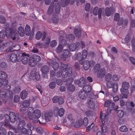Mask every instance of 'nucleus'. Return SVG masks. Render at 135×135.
I'll use <instances>...</instances> for the list:
<instances>
[{
	"label": "nucleus",
	"mask_w": 135,
	"mask_h": 135,
	"mask_svg": "<svg viewBox=\"0 0 135 135\" xmlns=\"http://www.w3.org/2000/svg\"><path fill=\"white\" fill-rule=\"evenodd\" d=\"M7 37H9V36L13 40L16 39H18V36L17 33L15 31H13L11 32H9L7 30H2L0 32V37L2 38H4L6 36Z\"/></svg>",
	"instance_id": "obj_1"
},
{
	"label": "nucleus",
	"mask_w": 135,
	"mask_h": 135,
	"mask_svg": "<svg viewBox=\"0 0 135 135\" xmlns=\"http://www.w3.org/2000/svg\"><path fill=\"white\" fill-rule=\"evenodd\" d=\"M5 117L6 120L4 125L8 126L9 125L8 121H10L11 123H14L17 119H18L19 116L18 115H16L14 113L11 112L9 113V116L6 114L5 115Z\"/></svg>",
	"instance_id": "obj_2"
},
{
	"label": "nucleus",
	"mask_w": 135,
	"mask_h": 135,
	"mask_svg": "<svg viewBox=\"0 0 135 135\" xmlns=\"http://www.w3.org/2000/svg\"><path fill=\"white\" fill-rule=\"evenodd\" d=\"M61 66L62 68L60 69V71H61L62 76L63 78H66L71 76L72 74V68L67 67V65L64 64H62Z\"/></svg>",
	"instance_id": "obj_3"
},
{
	"label": "nucleus",
	"mask_w": 135,
	"mask_h": 135,
	"mask_svg": "<svg viewBox=\"0 0 135 135\" xmlns=\"http://www.w3.org/2000/svg\"><path fill=\"white\" fill-rule=\"evenodd\" d=\"M29 118L32 120L33 123L38 122V119L40 117L41 113L40 110L36 109L33 113H29L28 114Z\"/></svg>",
	"instance_id": "obj_4"
},
{
	"label": "nucleus",
	"mask_w": 135,
	"mask_h": 135,
	"mask_svg": "<svg viewBox=\"0 0 135 135\" xmlns=\"http://www.w3.org/2000/svg\"><path fill=\"white\" fill-rule=\"evenodd\" d=\"M129 87V84L128 82L125 81L123 82L122 84V88L120 89V91L123 95L122 98H127V95L129 94L128 90Z\"/></svg>",
	"instance_id": "obj_5"
},
{
	"label": "nucleus",
	"mask_w": 135,
	"mask_h": 135,
	"mask_svg": "<svg viewBox=\"0 0 135 135\" xmlns=\"http://www.w3.org/2000/svg\"><path fill=\"white\" fill-rule=\"evenodd\" d=\"M12 94V92L10 91H8L6 93L5 92L0 90V105L1 104L2 100L5 97H10Z\"/></svg>",
	"instance_id": "obj_6"
},
{
	"label": "nucleus",
	"mask_w": 135,
	"mask_h": 135,
	"mask_svg": "<svg viewBox=\"0 0 135 135\" xmlns=\"http://www.w3.org/2000/svg\"><path fill=\"white\" fill-rule=\"evenodd\" d=\"M58 33H59L58 35L60 36L59 42L60 44L59 45H60L62 46L66 44V41L65 39L63 38V35H60L63 34L64 33V32L62 31L58 30Z\"/></svg>",
	"instance_id": "obj_7"
},
{
	"label": "nucleus",
	"mask_w": 135,
	"mask_h": 135,
	"mask_svg": "<svg viewBox=\"0 0 135 135\" xmlns=\"http://www.w3.org/2000/svg\"><path fill=\"white\" fill-rule=\"evenodd\" d=\"M22 55L21 61L23 64H26L28 62L30 55L28 54H26L25 52L22 53Z\"/></svg>",
	"instance_id": "obj_8"
},
{
	"label": "nucleus",
	"mask_w": 135,
	"mask_h": 135,
	"mask_svg": "<svg viewBox=\"0 0 135 135\" xmlns=\"http://www.w3.org/2000/svg\"><path fill=\"white\" fill-rule=\"evenodd\" d=\"M64 110L63 108H61L58 110V108L56 107L54 112V115L56 117L58 115L60 117H62L64 115Z\"/></svg>",
	"instance_id": "obj_9"
},
{
	"label": "nucleus",
	"mask_w": 135,
	"mask_h": 135,
	"mask_svg": "<svg viewBox=\"0 0 135 135\" xmlns=\"http://www.w3.org/2000/svg\"><path fill=\"white\" fill-rule=\"evenodd\" d=\"M102 9L101 8H99L97 7L94 8L93 10V13L94 15L96 16L98 15V17L100 18L101 17Z\"/></svg>",
	"instance_id": "obj_10"
},
{
	"label": "nucleus",
	"mask_w": 135,
	"mask_h": 135,
	"mask_svg": "<svg viewBox=\"0 0 135 135\" xmlns=\"http://www.w3.org/2000/svg\"><path fill=\"white\" fill-rule=\"evenodd\" d=\"M94 96L93 93H91L89 96L88 98L91 99H88V103L89 106L91 108H93L95 106V104L93 100L92 99Z\"/></svg>",
	"instance_id": "obj_11"
},
{
	"label": "nucleus",
	"mask_w": 135,
	"mask_h": 135,
	"mask_svg": "<svg viewBox=\"0 0 135 135\" xmlns=\"http://www.w3.org/2000/svg\"><path fill=\"white\" fill-rule=\"evenodd\" d=\"M75 82L78 84V86L80 87H83L85 85L86 79L82 77L79 80L76 81Z\"/></svg>",
	"instance_id": "obj_12"
},
{
	"label": "nucleus",
	"mask_w": 135,
	"mask_h": 135,
	"mask_svg": "<svg viewBox=\"0 0 135 135\" xmlns=\"http://www.w3.org/2000/svg\"><path fill=\"white\" fill-rule=\"evenodd\" d=\"M82 55L80 52L75 54L73 56V59L74 60H80L79 62V63L81 65L83 64V62L82 61L83 60H82Z\"/></svg>",
	"instance_id": "obj_13"
},
{
	"label": "nucleus",
	"mask_w": 135,
	"mask_h": 135,
	"mask_svg": "<svg viewBox=\"0 0 135 135\" xmlns=\"http://www.w3.org/2000/svg\"><path fill=\"white\" fill-rule=\"evenodd\" d=\"M89 94L83 91H80L79 93L78 96L79 97L82 99H86Z\"/></svg>",
	"instance_id": "obj_14"
},
{
	"label": "nucleus",
	"mask_w": 135,
	"mask_h": 135,
	"mask_svg": "<svg viewBox=\"0 0 135 135\" xmlns=\"http://www.w3.org/2000/svg\"><path fill=\"white\" fill-rule=\"evenodd\" d=\"M51 62L50 63L51 64L54 69L56 70L59 67L58 63L56 61L55 59H53L51 61Z\"/></svg>",
	"instance_id": "obj_15"
},
{
	"label": "nucleus",
	"mask_w": 135,
	"mask_h": 135,
	"mask_svg": "<svg viewBox=\"0 0 135 135\" xmlns=\"http://www.w3.org/2000/svg\"><path fill=\"white\" fill-rule=\"evenodd\" d=\"M107 115H106L105 114L100 113V117L103 125L105 123V122H107Z\"/></svg>",
	"instance_id": "obj_16"
},
{
	"label": "nucleus",
	"mask_w": 135,
	"mask_h": 135,
	"mask_svg": "<svg viewBox=\"0 0 135 135\" xmlns=\"http://www.w3.org/2000/svg\"><path fill=\"white\" fill-rule=\"evenodd\" d=\"M21 132L23 134L31 135L32 134V131L31 129H27L24 127L21 129Z\"/></svg>",
	"instance_id": "obj_17"
},
{
	"label": "nucleus",
	"mask_w": 135,
	"mask_h": 135,
	"mask_svg": "<svg viewBox=\"0 0 135 135\" xmlns=\"http://www.w3.org/2000/svg\"><path fill=\"white\" fill-rule=\"evenodd\" d=\"M7 77V74L3 71H0V79L2 80H5V82L6 84L8 83V81L6 79Z\"/></svg>",
	"instance_id": "obj_18"
},
{
	"label": "nucleus",
	"mask_w": 135,
	"mask_h": 135,
	"mask_svg": "<svg viewBox=\"0 0 135 135\" xmlns=\"http://www.w3.org/2000/svg\"><path fill=\"white\" fill-rule=\"evenodd\" d=\"M8 42V46L10 47L7 49V51L10 52L13 51V50L12 47L15 48L16 46H17V45L13 44L11 41H10L9 42Z\"/></svg>",
	"instance_id": "obj_19"
},
{
	"label": "nucleus",
	"mask_w": 135,
	"mask_h": 135,
	"mask_svg": "<svg viewBox=\"0 0 135 135\" xmlns=\"http://www.w3.org/2000/svg\"><path fill=\"white\" fill-rule=\"evenodd\" d=\"M105 73L104 69V68L100 69L98 71L97 76L99 78H102L104 76Z\"/></svg>",
	"instance_id": "obj_20"
},
{
	"label": "nucleus",
	"mask_w": 135,
	"mask_h": 135,
	"mask_svg": "<svg viewBox=\"0 0 135 135\" xmlns=\"http://www.w3.org/2000/svg\"><path fill=\"white\" fill-rule=\"evenodd\" d=\"M75 0H65V2H62L61 3V6L63 7H65L66 5H68L69 4H71L74 3Z\"/></svg>",
	"instance_id": "obj_21"
},
{
	"label": "nucleus",
	"mask_w": 135,
	"mask_h": 135,
	"mask_svg": "<svg viewBox=\"0 0 135 135\" xmlns=\"http://www.w3.org/2000/svg\"><path fill=\"white\" fill-rule=\"evenodd\" d=\"M62 55L65 58L69 57H70V54L69 51L67 49H64L62 52Z\"/></svg>",
	"instance_id": "obj_22"
},
{
	"label": "nucleus",
	"mask_w": 135,
	"mask_h": 135,
	"mask_svg": "<svg viewBox=\"0 0 135 135\" xmlns=\"http://www.w3.org/2000/svg\"><path fill=\"white\" fill-rule=\"evenodd\" d=\"M8 46V42L1 44L0 45V50L2 52L4 51Z\"/></svg>",
	"instance_id": "obj_23"
},
{
	"label": "nucleus",
	"mask_w": 135,
	"mask_h": 135,
	"mask_svg": "<svg viewBox=\"0 0 135 135\" xmlns=\"http://www.w3.org/2000/svg\"><path fill=\"white\" fill-rule=\"evenodd\" d=\"M17 31L20 35L21 37L23 36L25 34L24 29L21 26L18 27Z\"/></svg>",
	"instance_id": "obj_24"
},
{
	"label": "nucleus",
	"mask_w": 135,
	"mask_h": 135,
	"mask_svg": "<svg viewBox=\"0 0 135 135\" xmlns=\"http://www.w3.org/2000/svg\"><path fill=\"white\" fill-rule=\"evenodd\" d=\"M77 47H78V44L72 43L69 45V48L71 51H73L75 50Z\"/></svg>",
	"instance_id": "obj_25"
},
{
	"label": "nucleus",
	"mask_w": 135,
	"mask_h": 135,
	"mask_svg": "<svg viewBox=\"0 0 135 135\" xmlns=\"http://www.w3.org/2000/svg\"><path fill=\"white\" fill-rule=\"evenodd\" d=\"M36 129L37 132L40 134H42L44 132L46 133V135H49V133L47 131H45L44 132V129L41 127L37 128Z\"/></svg>",
	"instance_id": "obj_26"
},
{
	"label": "nucleus",
	"mask_w": 135,
	"mask_h": 135,
	"mask_svg": "<svg viewBox=\"0 0 135 135\" xmlns=\"http://www.w3.org/2000/svg\"><path fill=\"white\" fill-rule=\"evenodd\" d=\"M41 70L43 74H46L49 72V68L46 65L43 66L41 68Z\"/></svg>",
	"instance_id": "obj_27"
},
{
	"label": "nucleus",
	"mask_w": 135,
	"mask_h": 135,
	"mask_svg": "<svg viewBox=\"0 0 135 135\" xmlns=\"http://www.w3.org/2000/svg\"><path fill=\"white\" fill-rule=\"evenodd\" d=\"M83 87V91H85L88 93L91 90V86L89 85H85Z\"/></svg>",
	"instance_id": "obj_28"
},
{
	"label": "nucleus",
	"mask_w": 135,
	"mask_h": 135,
	"mask_svg": "<svg viewBox=\"0 0 135 135\" xmlns=\"http://www.w3.org/2000/svg\"><path fill=\"white\" fill-rule=\"evenodd\" d=\"M52 114L50 113H45L44 114L45 119L46 121H49L52 117Z\"/></svg>",
	"instance_id": "obj_29"
},
{
	"label": "nucleus",
	"mask_w": 135,
	"mask_h": 135,
	"mask_svg": "<svg viewBox=\"0 0 135 135\" xmlns=\"http://www.w3.org/2000/svg\"><path fill=\"white\" fill-rule=\"evenodd\" d=\"M84 69L85 70H88L90 67V62L86 60L84 61L83 65Z\"/></svg>",
	"instance_id": "obj_30"
},
{
	"label": "nucleus",
	"mask_w": 135,
	"mask_h": 135,
	"mask_svg": "<svg viewBox=\"0 0 135 135\" xmlns=\"http://www.w3.org/2000/svg\"><path fill=\"white\" fill-rule=\"evenodd\" d=\"M83 124V120L81 119H79L74 124L75 126L76 127H79L82 126Z\"/></svg>",
	"instance_id": "obj_31"
},
{
	"label": "nucleus",
	"mask_w": 135,
	"mask_h": 135,
	"mask_svg": "<svg viewBox=\"0 0 135 135\" xmlns=\"http://www.w3.org/2000/svg\"><path fill=\"white\" fill-rule=\"evenodd\" d=\"M38 119V122H39V124L41 125H44L46 124V121L44 118L43 116H41Z\"/></svg>",
	"instance_id": "obj_32"
},
{
	"label": "nucleus",
	"mask_w": 135,
	"mask_h": 135,
	"mask_svg": "<svg viewBox=\"0 0 135 135\" xmlns=\"http://www.w3.org/2000/svg\"><path fill=\"white\" fill-rule=\"evenodd\" d=\"M16 54L14 53H11L10 55L9 59L12 62L15 61L16 60Z\"/></svg>",
	"instance_id": "obj_33"
},
{
	"label": "nucleus",
	"mask_w": 135,
	"mask_h": 135,
	"mask_svg": "<svg viewBox=\"0 0 135 135\" xmlns=\"http://www.w3.org/2000/svg\"><path fill=\"white\" fill-rule=\"evenodd\" d=\"M27 92L25 90L22 91L20 94L21 98L22 99H24L26 98L27 95Z\"/></svg>",
	"instance_id": "obj_34"
},
{
	"label": "nucleus",
	"mask_w": 135,
	"mask_h": 135,
	"mask_svg": "<svg viewBox=\"0 0 135 135\" xmlns=\"http://www.w3.org/2000/svg\"><path fill=\"white\" fill-rule=\"evenodd\" d=\"M124 111L121 110H117V116L120 118H122L124 116Z\"/></svg>",
	"instance_id": "obj_35"
},
{
	"label": "nucleus",
	"mask_w": 135,
	"mask_h": 135,
	"mask_svg": "<svg viewBox=\"0 0 135 135\" xmlns=\"http://www.w3.org/2000/svg\"><path fill=\"white\" fill-rule=\"evenodd\" d=\"M25 33L26 35L29 36L31 33V29L30 26L26 25L25 28Z\"/></svg>",
	"instance_id": "obj_36"
},
{
	"label": "nucleus",
	"mask_w": 135,
	"mask_h": 135,
	"mask_svg": "<svg viewBox=\"0 0 135 135\" xmlns=\"http://www.w3.org/2000/svg\"><path fill=\"white\" fill-rule=\"evenodd\" d=\"M25 124V123L24 120H20V123L18 126V127L21 129L24 128Z\"/></svg>",
	"instance_id": "obj_37"
},
{
	"label": "nucleus",
	"mask_w": 135,
	"mask_h": 135,
	"mask_svg": "<svg viewBox=\"0 0 135 135\" xmlns=\"http://www.w3.org/2000/svg\"><path fill=\"white\" fill-rule=\"evenodd\" d=\"M129 107H128V108L129 109L132 111V112L134 113L135 112V109H133V108L134 107V104L133 103L131 102H129Z\"/></svg>",
	"instance_id": "obj_38"
},
{
	"label": "nucleus",
	"mask_w": 135,
	"mask_h": 135,
	"mask_svg": "<svg viewBox=\"0 0 135 135\" xmlns=\"http://www.w3.org/2000/svg\"><path fill=\"white\" fill-rule=\"evenodd\" d=\"M22 53L20 52H18L16 54V60L18 62H19L21 60V57L22 58Z\"/></svg>",
	"instance_id": "obj_39"
},
{
	"label": "nucleus",
	"mask_w": 135,
	"mask_h": 135,
	"mask_svg": "<svg viewBox=\"0 0 135 135\" xmlns=\"http://www.w3.org/2000/svg\"><path fill=\"white\" fill-rule=\"evenodd\" d=\"M42 36V32L40 31H38L36 34L35 38L37 40H39L41 38Z\"/></svg>",
	"instance_id": "obj_40"
},
{
	"label": "nucleus",
	"mask_w": 135,
	"mask_h": 135,
	"mask_svg": "<svg viewBox=\"0 0 135 135\" xmlns=\"http://www.w3.org/2000/svg\"><path fill=\"white\" fill-rule=\"evenodd\" d=\"M74 33L76 36L79 37L81 35V31L80 30H78L77 28H75L74 30Z\"/></svg>",
	"instance_id": "obj_41"
},
{
	"label": "nucleus",
	"mask_w": 135,
	"mask_h": 135,
	"mask_svg": "<svg viewBox=\"0 0 135 135\" xmlns=\"http://www.w3.org/2000/svg\"><path fill=\"white\" fill-rule=\"evenodd\" d=\"M119 129L122 132H126L128 131V129L125 126H122L120 127Z\"/></svg>",
	"instance_id": "obj_42"
},
{
	"label": "nucleus",
	"mask_w": 135,
	"mask_h": 135,
	"mask_svg": "<svg viewBox=\"0 0 135 135\" xmlns=\"http://www.w3.org/2000/svg\"><path fill=\"white\" fill-rule=\"evenodd\" d=\"M30 103L28 100H25L23 102V105L25 107H28L30 106Z\"/></svg>",
	"instance_id": "obj_43"
},
{
	"label": "nucleus",
	"mask_w": 135,
	"mask_h": 135,
	"mask_svg": "<svg viewBox=\"0 0 135 135\" xmlns=\"http://www.w3.org/2000/svg\"><path fill=\"white\" fill-rule=\"evenodd\" d=\"M100 67V65L99 64H97L94 66L93 68L94 72H97Z\"/></svg>",
	"instance_id": "obj_44"
},
{
	"label": "nucleus",
	"mask_w": 135,
	"mask_h": 135,
	"mask_svg": "<svg viewBox=\"0 0 135 135\" xmlns=\"http://www.w3.org/2000/svg\"><path fill=\"white\" fill-rule=\"evenodd\" d=\"M87 55V52L86 50H84L83 51L82 54V60L85 59Z\"/></svg>",
	"instance_id": "obj_45"
},
{
	"label": "nucleus",
	"mask_w": 135,
	"mask_h": 135,
	"mask_svg": "<svg viewBox=\"0 0 135 135\" xmlns=\"http://www.w3.org/2000/svg\"><path fill=\"white\" fill-rule=\"evenodd\" d=\"M6 131L5 128L3 127L0 128V135H6Z\"/></svg>",
	"instance_id": "obj_46"
},
{
	"label": "nucleus",
	"mask_w": 135,
	"mask_h": 135,
	"mask_svg": "<svg viewBox=\"0 0 135 135\" xmlns=\"http://www.w3.org/2000/svg\"><path fill=\"white\" fill-rule=\"evenodd\" d=\"M113 91H117L118 89V85L117 83H114L113 84L112 87Z\"/></svg>",
	"instance_id": "obj_47"
},
{
	"label": "nucleus",
	"mask_w": 135,
	"mask_h": 135,
	"mask_svg": "<svg viewBox=\"0 0 135 135\" xmlns=\"http://www.w3.org/2000/svg\"><path fill=\"white\" fill-rule=\"evenodd\" d=\"M111 9L107 8L105 9V14L107 16H109L111 14Z\"/></svg>",
	"instance_id": "obj_48"
},
{
	"label": "nucleus",
	"mask_w": 135,
	"mask_h": 135,
	"mask_svg": "<svg viewBox=\"0 0 135 135\" xmlns=\"http://www.w3.org/2000/svg\"><path fill=\"white\" fill-rule=\"evenodd\" d=\"M56 70L53 69L51 70L50 72V77L52 78L55 76L56 75Z\"/></svg>",
	"instance_id": "obj_49"
},
{
	"label": "nucleus",
	"mask_w": 135,
	"mask_h": 135,
	"mask_svg": "<svg viewBox=\"0 0 135 135\" xmlns=\"http://www.w3.org/2000/svg\"><path fill=\"white\" fill-rule=\"evenodd\" d=\"M62 49V46L60 45H59L56 50V52L58 53H60L61 52Z\"/></svg>",
	"instance_id": "obj_50"
},
{
	"label": "nucleus",
	"mask_w": 135,
	"mask_h": 135,
	"mask_svg": "<svg viewBox=\"0 0 135 135\" xmlns=\"http://www.w3.org/2000/svg\"><path fill=\"white\" fill-rule=\"evenodd\" d=\"M88 120L87 118L85 117L83 119V125L84 126L86 127L87 126L88 123Z\"/></svg>",
	"instance_id": "obj_51"
},
{
	"label": "nucleus",
	"mask_w": 135,
	"mask_h": 135,
	"mask_svg": "<svg viewBox=\"0 0 135 135\" xmlns=\"http://www.w3.org/2000/svg\"><path fill=\"white\" fill-rule=\"evenodd\" d=\"M67 118L68 119L70 120V122L71 123L72 125H73L74 122V120L73 119L71 115V114L68 115L67 116Z\"/></svg>",
	"instance_id": "obj_52"
},
{
	"label": "nucleus",
	"mask_w": 135,
	"mask_h": 135,
	"mask_svg": "<svg viewBox=\"0 0 135 135\" xmlns=\"http://www.w3.org/2000/svg\"><path fill=\"white\" fill-rule=\"evenodd\" d=\"M54 9V6L50 5L48 10V13L49 15H50Z\"/></svg>",
	"instance_id": "obj_53"
},
{
	"label": "nucleus",
	"mask_w": 135,
	"mask_h": 135,
	"mask_svg": "<svg viewBox=\"0 0 135 135\" xmlns=\"http://www.w3.org/2000/svg\"><path fill=\"white\" fill-rule=\"evenodd\" d=\"M33 58L34 60L36 62L39 61L41 59L40 57L37 55H35L33 56Z\"/></svg>",
	"instance_id": "obj_54"
},
{
	"label": "nucleus",
	"mask_w": 135,
	"mask_h": 135,
	"mask_svg": "<svg viewBox=\"0 0 135 135\" xmlns=\"http://www.w3.org/2000/svg\"><path fill=\"white\" fill-rule=\"evenodd\" d=\"M55 83L54 81L51 82L49 84V87L52 89L54 88L55 87Z\"/></svg>",
	"instance_id": "obj_55"
},
{
	"label": "nucleus",
	"mask_w": 135,
	"mask_h": 135,
	"mask_svg": "<svg viewBox=\"0 0 135 135\" xmlns=\"http://www.w3.org/2000/svg\"><path fill=\"white\" fill-rule=\"evenodd\" d=\"M68 89L71 91H74L75 89L74 86L72 84H70L68 87Z\"/></svg>",
	"instance_id": "obj_56"
},
{
	"label": "nucleus",
	"mask_w": 135,
	"mask_h": 135,
	"mask_svg": "<svg viewBox=\"0 0 135 135\" xmlns=\"http://www.w3.org/2000/svg\"><path fill=\"white\" fill-rule=\"evenodd\" d=\"M36 74H37L36 73V71L35 70H32L31 72L30 76L32 77H35L36 79Z\"/></svg>",
	"instance_id": "obj_57"
},
{
	"label": "nucleus",
	"mask_w": 135,
	"mask_h": 135,
	"mask_svg": "<svg viewBox=\"0 0 135 135\" xmlns=\"http://www.w3.org/2000/svg\"><path fill=\"white\" fill-rule=\"evenodd\" d=\"M130 36L129 34L127 35L125 38V41L126 42L128 43L130 41Z\"/></svg>",
	"instance_id": "obj_58"
},
{
	"label": "nucleus",
	"mask_w": 135,
	"mask_h": 135,
	"mask_svg": "<svg viewBox=\"0 0 135 135\" xmlns=\"http://www.w3.org/2000/svg\"><path fill=\"white\" fill-rule=\"evenodd\" d=\"M92 114V112L90 110H87L85 113V115L87 117H89Z\"/></svg>",
	"instance_id": "obj_59"
},
{
	"label": "nucleus",
	"mask_w": 135,
	"mask_h": 135,
	"mask_svg": "<svg viewBox=\"0 0 135 135\" xmlns=\"http://www.w3.org/2000/svg\"><path fill=\"white\" fill-rule=\"evenodd\" d=\"M59 97L57 96H55L52 98L53 102L54 103H57L58 102Z\"/></svg>",
	"instance_id": "obj_60"
},
{
	"label": "nucleus",
	"mask_w": 135,
	"mask_h": 135,
	"mask_svg": "<svg viewBox=\"0 0 135 135\" xmlns=\"http://www.w3.org/2000/svg\"><path fill=\"white\" fill-rule=\"evenodd\" d=\"M57 43L55 40H52L50 43V46L52 47H53L56 46Z\"/></svg>",
	"instance_id": "obj_61"
},
{
	"label": "nucleus",
	"mask_w": 135,
	"mask_h": 135,
	"mask_svg": "<svg viewBox=\"0 0 135 135\" xmlns=\"http://www.w3.org/2000/svg\"><path fill=\"white\" fill-rule=\"evenodd\" d=\"M13 130V132L15 133H18L20 132H21V129L20 128L18 127V128H15L13 127L12 128Z\"/></svg>",
	"instance_id": "obj_62"
},
{
	"label": "nucleus",
	"mask_w": 135,
	"mask_h": 135,
	"mask_svg": "<svg viewBox=\"0 0 135 135\" xmlns=\"http://www.w3.org/2000/svg\"><path fill=\"white\" fill-rule=\"evenodd\" d=\"M111 75L109 74H108L105 76V79L106 81H108L111 79Z\"/></svg>",
	"instance_id": "obj_63"
},
{
	"label": "nucleus",
	"mask_w": 135,
	"mask_h": 135,
	"mask_svg": "<svg viewBox=\"0 0 135 135\" xmlns=\"http://www.w3.org/2000/svg\"><path fill=\"white\" fill-rule=\"evenodd\" d=\"M20 98L17 95H15L14 98V102L15 103L18 102L20 100Z\"/></svg>",
	"instance_id": "obj_64"
}]
</instances>
